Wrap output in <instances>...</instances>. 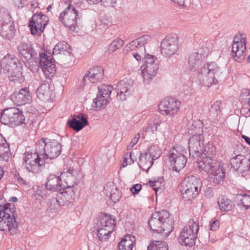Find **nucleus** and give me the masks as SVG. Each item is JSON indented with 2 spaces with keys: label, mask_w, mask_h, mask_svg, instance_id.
Here are the masks:
<instances>
[{
  "label": "nucleus",
  "mask_w": 250,
  "mask_h": 250,
  "mask_svg": "<svg viewBox=\"0 0 250 250\" xmlns=\"http://www.w3.org/2000/svg\"><path fill=\"white\" fill-rule=\"evenodd\" d=\"M148 225L151 230L161 234L163 237H167L173 229V221L170 218L169 212L166 210L152 214Z\"/></svg>",
  "instance_id": "f257e3e1"
},
{
  "label": "nucleus",
  "mask_w": 250,
  "mask_h": 250,
  "mask_svg": "<svg viewBox=\"0 0 250 250\" xmlns=\"http://www.w3.org/2000/svg\"><path fill=\"white\" fill-rule=\"evenodd\" d=\"M222 73V69L216 63L210 62L204 63L198 75L199 85L201 88H206L217 84Z\"/></svg>",
  "instance_id": "f03ea898"
},
{
  "label": "nucleus",
  "mask_w": 250,
  "mask_h": 250,
  "mask_svg": "<svg viewBox=\"0 0 250 250\" xmlns=\"http://www.w3.org/2000/svg\"><path fill=\"white\" fill-rule=\"evenodd\" d=\"M197 164L201 171H204L208 174V181L209 185L215 186L224 180L225 173L222 169H217L215 160L199 157Z\"/></svg>",
  "instance_id": "7ed1b4c3"
},
{
  "label": "nucleus",
  "mask_w": 250,
  "mask_h": 250,
  "mask_svg": "<svg viewBox=\"0 0 250 250\" xmlns=\"http://www.w3.org/2000/svg\"><path fill=\"white\" fill-rule=\"evenodd\" d=\"M3 71L8 74L10 81L21 83L24 81L22 64L18 58L11 55L5 56L1 60Z\"/></svg>",
  "instance_id": "20e7f679"
},
{
  "label": "nucleus",
  "mask_w": 250,
  "mask_h": 250,
  "mask_svg": "<svg viewBox=\"0 0 250 250\" xmlns=\"http://www.w3.org/2000/svg\"><path fill=\"white\" fill-rule=\"evenodd\" d=\"M15 209L14 206L0 205V230L8 231L12 235L18 231V224L14 215Z\"/></svg>",
  "instance_id": "39448f33"
},
{
  "label": "nucleus",
  "mask_w": 250,
  "mask_h": 250,
  "mask_svg": "<svg viewBox=\"0 0 250 250\" xmlns=\"http://www.w3.org/2000/svg\"><path fill=\"white\" fill-rule=\"evenodd\" d=\"M18 57L24 63L25 65L33 72L39 69V62L37 54L33 53L31 45L22 42L18 44L17 47Z\"/></svg>",
  "instance_id": "423d86ee"
},
{
  "label": "nucleus",
  "mask_w": 250,
  "mask_h": 250,
  "mask_svg": "<svg viewBox=\"0 0 250 250\" xmlns=\"http://www.w3.org/2000/svg\"><path fill=\"white\" fill-rule=\"evenodd\" d=\"M202 187L201 179L193 175L185 178L182 182L181 192L185 200L190 201L199 193Z\"/></svg>",
  "instance_id": "0eeeda50"
},
{
  "label": "nucleus",
  "mask_w": 250,
  "mask_h": 250,
  "mask_svg": "<svg viewBox=\"0 0 250 250\" xmlns=\"http://www.w3.org/2000/svg\"><path fill=\"white\" fill-rule=\"evenodd\" d=\"M199 229V223L190 219L183 228L179 237V243L183 246L191 247L195 244Z\"/></svg>",
  "instance_id": "6e6552de"
},
{
  "label": "nucleus",
  "mask_w": 250,
  "mask_h": 250,
  "mask_svg": "<svg viewBox=\"0 0 250 250\" xmlns=\"http://www.w3.org/2000/svg\"><path fill=\"white\" fill-rule=\"evenodd\" d=\"M187 155L186 149L181 146L170 149L168 156L173 170L179 172L184 168L187 162Z\"/></svg>",
  "instance_id": "1a4fd4ad"
},
{
  "label": "nucleus",
  "mask_w": 250,
  "mask_h": 250,
  "mask_svg": "<svg viewBox=\"0 0 250 250\" xmlns=\"http://www.w3.org/2000/svg\"><path fill=\"white\" fill-rule=\"evenodd\" d=\"M63 0L68 3V6L61 13L59 19L65 26L74 29L77 26V21L81 18V14L76 10L77 7L73 2Z\"/></svg>",
  "instance_id": "9d476101"
},
{
  "label": "nucleus",
  "mask_w": 250,
  "mask_h": 250,
  "mask_svg": "<svg viewBox=\"0 0 250 250\" xmlns=\"http://www.w3.org/2000/svg\"><path fill=\"white\" fill-rule=\"evenodd\" d=\"M143 61L144 63L141 67L142 75L144 83L148 84L156 75L159 68L158 61L154 56L146 54H145Z\"/></svg>",
  "instance_id": "9b49d317"
},
{
  "label": "nucleus",
  "mask_w": 250,
  "mask_h": 250,
  "mask_svg": "<svg viewBox=\"0 0 250 250\" xmlns=\"http://www.w3.org/2000/svg\"><path fill=\"white\" fill-rule=\"evenodd\" d=\"M116 222L114 216L106 213L104 214L97 229V236L100 241H104L109 239L111 233L114 230Z\"/></svg>",
  "instance_id": "f8f14e48"
},
{
  "label": "nucleus",
  "mask_w": 250,
  "mask_h": 250,
  "mask_svg": "<svg viewBox=\"0 0 250 250\" xmlns=\"http://www.w3.org/2000/svg\"><path fill=\"white\" fill-rule=\"evenodd\" d=\"M25 121L22 112L16 107L4 109L0 113V122L12 127L21 125Z\"/></svg>",
  "instance_id": "ddd939ff"
},
{
  "label": "nucleus",
  "mask_w": 250,
  "mask_h": 250,
  "mask_svg": "<svg viewBox=\"0 0 250 250\" xmlns=\"http://www.w3.org/2000/svg\"><path fill=\"white\" fill-rule=\"evenodd\" d=\"M15 27L10 14L7 10L0 11V35L7 40L12 39L15 35Z\"/></svg>",
  "instance_id": "4468645a"
},
{
  "label": "nucleus",
  "mask_w": 250,
  "mask_h": 250,
  "mask_svg": "<svg viewBox=\"0 0 250 250\" xmlns=\"http://www.w3.org/2000/svg\"><path fill=\"white\" fill-rule=\"evenodd\" d=\"M37 153L27 152L24 154V164L25 168L33 173H39L43 168L45 162Z\"/></svg>",
  "instance_id": "2eb2a0df"
},
{
  "label": "nucleus",
  "mask_w": 250,
  "mask_h": 250,
  "mask_svg": "<svg viewBox=\"0 0 250 250\" xmlns=\"http://www.w3.org/2000/svg\"><path fill=\"white\" fill-rule=\"evenodd\" d=\"M98 89V94L97 98L94 99L92 106L96 110L99 111L102 108H104L109 103L110 95L113 87L111 85L103 84Z\"/></svg>",
  "instance_id": "dca6fc26"
},
{
  "label": "nucleus",
  "mask_w": 250,
  "mask_h": 250,
  "mask_svg": "<svg viewBox=\"0 0 250 250\" xmlns=\"http://www.w3.org/2000/svg\"><path fill=\"white\" fill-rule=\"evenodd\" d=\"M246 43V37L244 34L238 33L235 35L232 46V57L235 61L240 62L245 59Z\"/></svg>",
  "instance_id": "f3484780"
},
{
  "label": "nucleus",
  "mask_w": 250,
  "mask_h": 250,
  "mask_svg": "<svg viewBox=\"0 0 250 250\" xmlns=\"http://www.w3.org/2000/svg\"><path fill=\"white\" fill-rule=\"evenodd\" d=\"M62 191L59 192L55 198H52L50 205L54 208H57L61 206H67L73 202L75 200V191L74 188H66Z\"/></svg>",
  "instance_id": "a211bd4d"
},
{
  "label": "nucleus",
  "mask_w": 250,
  "mask_h": 250,
  "mask_svg": "<svg viewBox=\"0 0 250 250\" xmlns=\"http://www.w3.org/2000/svg\"><path fill=\"white\" fill-rule=\"evenodd\" d=\"M179 48L178 38L176 35H168L162 41L161 53L166 57L174 55Z\"/></svg>",
  "instance_id": "6ab92c4d"
},
{
  "label": "nucleus",
  "mask_w": 250,
  "mask_h": 250,
  "mask_svg": "<svg viewBox=\"0 0 250 250\" xmlns=\"http://www.w3.org/2000/svg\"><path fill=\"white\" fill-rule=\"evenodd\" d=\"M42 143L44 145L43 159L51 160L59 156L61 152L62 146L56 140L45 138L42 139Z\"/></svg>",
  "instance_id": "aec40b11"
},
{
  "label": "nucleus",
  "mask_w": 250,
  "mask_h": 250,
  "mask_svg": "<svg viewBox=\"0 0 250 250\" xmlns=\"http://www.w3.org/2000/svg\"><path fill=\"white\" fill-rule=\"evenodd\" d=\"M181 103L174 98L163 99L159 104V109L162 114L173 116L179 110Z\"/></svg>",
  "instance_id": "412c9836"
},
{
  "label": "nucleus",
  "mask_w": 250,
  "mask_h": 250,
  "mask_svg": "<svg viewBox=\"0 0 250 250\" xmlns=\"http://www.w3.org/2000/svg\"><path fill=\"white\" fill-rule=\"evenodd\" d=\"M48 18L43 14L36 13L29 21L31 33L35 35H41L47 24Z\"/></svg>",
  "instance_id": "4be33fe9"
},
{
  "label": "nucleus",
  "mask_w": 250,
  "mask_h": 250,
  "mask_svg": "<svg viewBox=\"0 0 250 250\" xmlns=\"http://www.w3.org/2000/svg\"><path fill=\"white\" fill-rule=\"evenodd\" d=\"M40 57V61H38L39 65L41 66L44 75L46 78L53 77L56 70L54 61L52 60L51 57L47 56L45 53H41Z\"/></svg>",
  "instance_id": "5701e85b"
},
{
  "label": "nucleus",
  "mask_w": 250,
  "mask_h": 250,
  "mask_svg": "<svg viewBox=\"0 0 250 250\" xmlns=\"http://www.w3.org/2000/svg\"><path fill=\"white\" fill-rule=\"evenodd\" d=\"M204 146L203 136L202 135H193L188 140V149L189 156L195 158L200 155Z\"/></svg>",
  "instance_id": "b1692460"
},
{
  "label": "nucleus",
  "mask_w": 250,
  "mask_h": 250,
  "mask_svg": "<svg viewBox=\"0 0 250 250\" xmlns=\"http://www.w3.org/2000/svg\"><path fill=\"white\" fill-rule=\"evenodd\" d=\"M10 99L17 105L30 104L32 97L29 89L27 87L21 88L19 92L12 94Z\"/></svg>",
  "instance_id": "393cba45"
},
{
  "label": "nucleus",
  "mask_w": 250,
  "mask_h": 250,
  "mask_svg": "<svg viewBox=\"0 0 250 250\" xmlns=\"http://www.w3.org/2000/svg\"><path fill=\"white\" fill-rule=\"evenodd\" d=\"M117 95L122 101L125 100L132 93L133 88L131 81L127 79L120 81L117 84Z\"/></svg>",
  "instance_id": "a878e982"
},
{
  "label": "nucleus",
  "mask_w": 250,
  "mask_h": 250,
  "mask_svg": "<svg viewBox=\"0 0 250 250\" xmlns=\"http://www.w3.org/2000/svg\"><path fill=\"white\" fill-rule=\"evenodd\" d=\"M104 77V69L102 66H97L89 69L83 78L82 83H87L89 81L92 83L100 81Z\"/></svg>",
  "instance_id": "bb28decb"
},
{
  "label": "nucleus",
  "mask_w": 250,
  "mask_h": 250,
  "mask_svg": "<svg viewBox=\"0 0 250 250\" xmlns=\"http://www.w3.org/2000/svg\"><path fill=\"white\" fill-rule=\"evenodd\" d=\"M45 187L48 190L57 191L63 189L65 185L62 181L60 175L51 174L47 178Z\"/></svg>",
  "instance_id": "cd10ccee"
},
{
  "label": "nucleus",
  "mask_w": 250,
  "mask_h": 250,
  "mask_svg": "<svg viewBox=\"0 0 250 250\" xmlns=\"http://www.w3.org/2000/svg\"><path fill=\"white\" fill-rule=\"evenodd\" d=\"M67 124L73 130L79 131L88 125V122L86 116L84 114L80 113L77 115H74L71 119H69Z\"/></svg>",
  "instance_id": "c85d7f7f"
},
{
  "label": "nucleus",
  "mask_w": 250,
  "mask_h": 250,
  "mask_svg": "<svg viewBox=\"0 0 250 250\" xmlns=\"http://www.w3.org/2000/svg\"><path fill=\"white\" fill-rule=\"evenodd\" d=\"M77 171L72 168H69L66 171L61 172L60 176L62 181L64 183L65 188H73L77 184Z\"/></svg>",
  "instance_id": "c756f323"
},
{
  "label": "nucleus",
  "mask_w": 250,
  "mask_h": 250,
  "mask_svg": "<svg viewBox=\"0 0 250 250\" xmlns=\"http://www.w3.org/2000/svg\"><path fill=\"white\" fill-rule=\"evenodd\" d=\"M104 193L110 199L116 203L119 201L121 195L119 189L113 183H108L104 187Z\"/></svg>",
  "instance_id": "7c9ffc66"
},
{
  "label": "nucleus",
  "mask_w": 250,
  "mask_h": 250,
  "mask_svg": "<svg viewBox=\"0 0 250 250\" xmlns=\"http://www.w3.org/2000/svg\"><path fill=\"white\" fill-rule=\"evenodd\" d=\"M205 55L199 51L190 54L188 58L189 67L191 71H195L205 59Z\"/></svg>",
  "instance_id": "2f4dec72"
},
{
  "label": "nucleus",
  "mask_w": 250,
  "mask_h": 250,
  "mask_svg": "<svg viewBox=\"0 0 250 250\" xmlns=\"http://www.w3.org/2000/svg\"><path fill=\"white\" fill-rule=\"evenodd\" d=\"M151 40V38L149 35H144L131 42L129 44V47L132 50L140 48L142 50L145 51V45L149 43Z\"/></svg>",
  "instance_id": "473e14b6"
},
{
  "label": "nucleus",
  "mask_w": 250,
  "mask_h": 250,
  "mask_svg": "<svg viewBox=\"0 0 250 250\" xmlns=\"http://www.w3.org/2000/svg\"><path fill=\"white\" fill-rule=\"evenodd\" d=\"M37 97L39 99L46 102L51 99V91L48 83L41 84L37 91Z\"/></svg>",
  "instance_id": "72a5a7b5"
},
{
  "label": "nucleus",
  "mask_w": 250,
  "mask_h": 250,
  "mask_svg": "<svg viewBox=\"0 0 250 250\" xmlns=\"http://www.w3.org/2000/svg\"><path fill=\"white\" fill-rule=\"evenodd\" d=\"M135 243V237L131 235L125 236L118 244L119 250H132Z\"/></svg>",
  "instance_id": "f704fd0d"
},
{
  "label": "nucleus",
  "mask_w": 250,
  "mask_h": 250,
  "mask_svg": "<svg viewBox=\"0 0 250 250\" xmlns=\"http://www.w3.org/2000/svg\"><path fill=\"white\" fill-rule=\"evenodd\" d=\"M153 161L150 155L145 152L141 153L138 164L142 169L147 170L152 165Z\"/></svg>",
  "instance_id": "c9c22d12"
},
{
  "label": "nucleus",
  "mask_w": 250,
  "mask_h": 250,
  "mask_svg": "<svg viewBox=\"0 0 250 250\" xmlns=\"http://www.w3.org/2000/svg\"><path fill=\"white\" fill-rule=\"evenodd\" d=\"M203 124L199 120H195L192 122V124L189 125L188 128V133L189 135H202Z\"/></svg>",
  "instance_id": "e433bc0d"
},
{
  "label": "nucleus",
  "mask_w": 250,
  "mask_h": 250,
  "mask_svg": "<svg viewBox=\"0 0 250 250\" xmlns=\"http://www.w3.org/2000/svg\"><path fill=\"white\" fill-rule=\"evenodd\" d=\"M217 203L219 208L222 211H230L234 207V205L232 202L223 196L218 198Z\"/></svg>",
  "instance_id": "4c0bfd02"
},
{
  "label": "nucleus",
  "mask_w": 250,
  "mask_h": 250,
  "mask_svg": "<svg viewBox=\"0 0 250 250\" xmlns=\"http://www.w3.org/2000/svg\"><path fill=\"white\" fill-rule=\"evenodd\" d=\"M70 48L69 45L65 42H61L58 43L53 49V54L58 55L63 54L66 55L68 54L70 55Z\"/></svg>",
  "instance_id": "58836bf2"
},
{
  "label": "nucleus",
  "mask_w": 250,
  "mask_h": 250,
  "mask_svg": "<svg viewBox=\"0 0 250 250\" xmlns=\"http://www.w3.org/2000/svg\"><path fill=\"white\" fill-rule=\"evenodd\" d=\"M216 156V150L211 144H208L205 146L203 151L200 153V158H206L214 159Z\"/></svg>",
  "instance_id": "ea45409f"
},
{
  "label": "nucleus",
  "mask_w": 250,
  "mask_h": 250,
  "mask_svg": "<svg viewBox=\"0 0 250 250\" xmlns=\"http://www.w3.org/2000/svg\"><path fill=\"white\" fill-rule=\"evenodd\" d=\"M167 244L162 241H153L147 247V250H168Z\"/></svg>",
  "instance_id": "a19ab883"
},
{
  "label": "nucleus",
  "mask_w": 250,
  "mask_h": 250,
  "mask_svg": "<svg viewBox=\"0 0 250 250\" xmlns=\"http://www.w3.org/2000/svg\"><path fill=\"white\" fill-rule=\"evenodd\" d=\"M147 153L150 155L152 160H155L161 156L162 151L158 146L153 145L149 147Z\"/></svg>",
  "instance_id": "79ce46f5"
},
{
  "label": "nucleus",
  "mask_w": 250,
  "mask_h": 250,
  "mask_svg": "<svg viewBox=\"0 0 250 250\" xmlns=\"http://www.w3.org/2000/svg\"><path fill=\"white\" fill-rule=\"evenodd\" d=\"M9 145L7 144V147H4V145L0 146V161L7 162L10 156Z\"/></svg>",
  "instance_id": "37998d69"
},
{
  "label": "nucleus",
  "mask_w": 250,
  "mask_h": 250,
  "mask_svg": "<svg viewBox=\"0 0 250 250\" xmlns=\"http://www.w3.org/2000/svg\"><path fill=\"white\" fill-rule=\"evenodd\" d=\"M151 186L153 188L154 190L155 191L156 194L160 190V193L163 190V187L164 186L163 178H160L158 180L149 181Z\"/></svg>",
  "instance_id": "c03bdc74"
},
{
  "label": "nucleus",
  "mask_w": 250,
  "mask_h": 250,
  "mask_svg": "<svg viewBox=\"0 0 250 250\" xmlns=\"http://www.w3.org/2000/svg\"><path fill=\"white\" fill-rule=\"evenodd\" d=\"M124 45V41L121 39H117L114 40L108 47V51L113 52L121 48Z\"/></svg>",
  "instance_id": "a18cd8bd"
},
{
  "label": "nucleus",
  "mask_w": 250,
  "mask_h": 250,
  "mask_svg": "<svg viewBox=\"0 0 250 250\" xmlns=\"http://www.w3.org/2000/svg\"><path fill=\"white\" fill-rule=\"evenodd\" d=\"M240 197L241 204L245 209L250 208V195L244 194L243 195H240Z\"/></svg>",
  "instance_id": "49530a36"
},
{
  "label": "nucleus",
  "mask_w": 250,
  "mask_h": 250,
  "mask_svg": "<svg viewBox=\"0 0 250 250\" xmlns=\"http://www.w3.org/2000/svg\"><path fill=\"white\" fill-rule=\"evenodd\" d=\"M161 121L159 119H154L149 121L148 129L154 132L157 130L158 126L161 124Z\"/></svg>",
  "instance_id": "de8ad7c7"
},
{
  "label": "nucleus",
  "mask_w": 250,
  "mask_h": 250,
  "mask_svg": "<svg viewBox=\"0 0 250 250\" xmlns=\"http://www.w3.org/2000/svg\"><path fill=\"white\" fill-rule=\"evenodd\" d=\"M222 105L221 101H216L211 106V111H215L217 114L220 112V108Z\"/></svg>",
  "instance_id": "09e8293b"
},
{
  "label": "nucleus",
  "mask_w": 250,
  "mask_h": 250,
  "mask_svg": "<svg viewBox=\"0 0 250 250\" xmlns=\"http://www.w3.org/2000/svg\"><path fill=\"white\" fill-rule=\"evenodd\" d=\"M140 138V134L138 133L132 139L130 143L128 145L127 148L128 149H130L136 145L139 141Z\"/></svg>",
  "instance_id": "8fccbe9b"
},
{
  "label": "nucleus",
  "mask_w": 250,
  "mask_h": 250,
  "mask_svg": "<svg viewBox=\"0 0 250 250\" xmlns=\"http://www.w3.org/2000/svg\"><path fill=\"white\" fill-rule=\"evenodd\" d=\"M142 185L140 184H135L130 188V191L134 195L137 194L142 189Z\"/></svg>",
  "instance_id": "3c124183"
},
{
  "label": "nucleus",
  "mask_w": 250,
  "mask_h": 250,
  "mask_svg": "<svg viewBox=\"0 0 250 250\" xmlns=\"http://www.w3.org/2000/svg\"><path fill=\"white\" fill-rule=\"evenodd\" d=\"M125 160L129 164L131 165L134 163L135 159H134V156H132V152L127 153L125 156Z\"/></svg>",
  "instance_id": "603ef678"
},
{
  "label": "nucleus",
  "mask_w": 250,
  "mask_h": 250,
  "mask_svg": "<svg viewBox=\"0 0 250 250\" xmlns=\"http://www.w3.org/2000/svg\"><path fill=\"white\" fill-rule=\"evenodd\" d=\"M219 222L218 220H213L210 222V229L212 231H216L219 228Z\"/></svg>",
  "instance_id": "864d4df0"
},
{
  "label": "nucleus",
  "mask_w": 250,
  "mask_h": 250,
  "mask_svg": "<svg viewBox=\"0 0 250 250\" xmlns=\"http://www.w3.org/2000/svg\"><path fill=\"white\" fill-rule=\"evenodd\" d=\"M205 196L207 198H210L213 196V192L212 188H207L205 190Z\"/></svg>",
  "instance_id": "5fc2aeb1"
},
{
  "label": "nucleus",
  "mask_w": 250,
  "mask_h": 250,
  "mask_svg": "<svg viewBox=\"0 0 250 250\" xmlns=\"http://www.w3.org/2000/svg\"><path fill=\"white\" fill-rule=\"evenodd\" d=\"M231 163L233 165L234 167H236L237 168H238L240 167V165L241 164V160L237 157L235 159H232L231 160Z\"/></svg>",
  "instance_id": "6e6d98bb"
},
{
  "label": "nucleus",
  "mask_w": 250,
  "mask_h": 250,
  "mask_svg": "<svg viewBox=\"0 0 250 250\" xmlns=\"http://www.w3.org/2000/svg\"><path fill=\"white\" fill-rule=\"evenodd\" d=\"M172 2L179 4L180 6H186L188 3V0H171Z\"/></svg>",
  "instance_id": "4d7b16f0"
},
{
  "label": "nucleus",
  "mask_w": 250,
  "mask_h": 250,
  "mask_svg": "<svg viewBox=\"0 0 250 250\" xmlns=\"http://www.w3.org/2000/svg\"><path fill=\"white\" fill-rule=\"evenodd\" d=\"M7 141L5 138L2 136L1 134L0 133V146L2 145L5 146L7 147Z\"/></svg>",
  "instance_id": "13d9d810"
},
{
  "label": "nucleus",
  "mask_w": 250,
  "mask_h": 250,
  "mask_svg": "<svg viewBox=\"0 0 250 250\" xmlns=\"http://www.w3.org/2000/svg\"><path fill=\"white\" fill-rule=\"evenodd\" d=\"M3 21H5V18H1L0 20V28L2 30H6L4 27L6 26V23Z\"/></svg>",
  "instance_id": "bf43d9fd"
},
{
  "label": "nucleus",
  "mask_w": 250,
  "mask_h": 250,
  "mask_svg": "<svg viewBox=\"0 0 250 250\" xmlns=\"http://www.w3.org/2000/svg\"><path fill=\"white\" fill-rule=\"evenodd\" d=\"M132 55L134 58L138 61H141L142 59V57L140 54L138 52H133L132 53Z\"/></svg>",
  "instance_id": "052dcab7"
},
{
  "label": "nucleus",
  "mask_w": 250,
  "mask_h": 250,
  "mask_svg": "<svg viewBox=\"0 0 250 250\" xmlns=\"http://www.w3.org/2000/svg\"><path fill=\"white\" fill-rule=\"evenodd\" d=\"M242 138L245 140V141H246V142L247 144H248L249 145H250V137L245 136V135H243Z\"/></svg>",
  "instance_id": "680f3d73"
},
{
  "label": "nucleus",
  "mask_w": 250,
  "mask_h": 250,
  "mask_svg": "<svg viewBox=\"0 0 250 250\" xmlns=\"http://www.w3.org/2000/svg\"><path fill=\"white\" fill-rule=\"evenodd\" d=\"M128 165H129V164L127 162V161H126L125 160V158H124V160L123 161L122 164V167H125Z\"/></svg>",
  "instance_id": "e2e57ef3"
},
{
  "label": "nucleus",
  "mask_w": 250,
  "mask_h": 250,
  "mask_svg": "<svg viewBox=\"0 0 250 250\" xmlns=\"http://www.w3.org/2000/svg\"><path fill=\"white\" fill-rule=\"evenodd\" d=\"M116 1V0H103L104 2H106L107 3H114Z\"/></svg>",
  "instance_id": "0e129e2a"
},
{
  "label": "nucleus",
  "mask_w": 250,
  "mask_h": 250,
  "mask_svg": "<svg viewBox=\"0 0 250 250\" xmlns=\"http://www.w3.org/2000/svg\"><path fill=\"white\" fill-rule=\"evenodd\" d=\"M4 171L2 168L0 167V180L2 178L3 176Z\"/></svg>",
  "instance_id": "69168bd1"
},
{
  "label": "nucleus",
  "mask_w": 250,
  "mask_h": 250,
  "mask_svg": "<svg viewBox=\"0 0 250 250\" xmlns=\"http://www.w3.org/2000/svg\"><path fill=\"white\" fill-rule=\"evenodd\" d=\"M193 250H205L204 249L201 247L197 246L195 248H194Z\"/></svg>",
  "instance_id": "338daca9"
},
{
  "label": "nucleus",
  "mask_w": 250,
  "mask_h": 250,
  "mask_svg": "<svg viewBox=\"0 0 250 250\" xmlns=\"http://www.w3.org/2000/svg\"><path fill=\"white\" fill-rule=\"evenodd\" d=\"M247 62L248 63L250 62V54L249 55L248 57L247 58Z\"/></svg>",
  "instance_id": "774afa93"
}]
</instances>
